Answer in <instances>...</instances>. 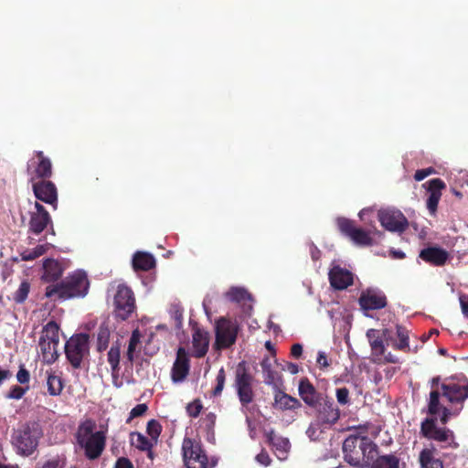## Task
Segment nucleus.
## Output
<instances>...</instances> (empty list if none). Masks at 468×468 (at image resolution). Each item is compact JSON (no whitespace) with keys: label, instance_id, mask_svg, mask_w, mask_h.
Instances as JSON below:
<instances>
[{"label":"nucleus","instance_id":"e2e57ef3","mask_svg":"<svg viewBox=\"0 0 468 468\" xmlns=\"http://www.w3.org/2000/svg\"><path fill=\"white\" fill-rule=\"evenodd\" d=\"M310 254L313 261H318L321 258V250L314 244L310 245Z\"/></svg>","mask_w":468,"mask_h":468},{"label":"nucleus","instance_id":"412c9836","mask_svg":"<svg viewBox=\"0 0 468 468\" xmlns=\"http://www.w3.org/2000/svg\"><path fill=\"white\" fill-rule=\"evenodd\" d=\"M190 359L186 348L180 346L176 351V357L171 369L173 382L179 383L185 380L189 374Z\"/></svg>","mask_w":468,"mask_h":468},{"label":"nucleus","instance_id":"6ab92c4d","mask_svg":"<svg viewBox=\"0 0 468 468\" xmlns=\"http://www.w3.org/2000/svg\"><path fill=\"white\" fill-rule=\"evenodd\" d=\"M440 399L441 393L439 390H431L430 392L428 413L431 416L441 413L440 421L442 425H446L452 416H456L461 412L463 407L453 406V409H449L441 404Z\"/></svg>","mask_w":468,"mask_h":468},{"label":"nucleus","instance_id":"bb28decb","mask_svg":"<svg viewBox=\"0 0 468 468\" xmlns=\"http://www.w3.org/2000/svg\"><path fill=\"white\" fill-rule=\"evenodd\" d=\"M192 345L195 357L201 358L205 356L207 353L209 345L208 333L199 327L194 328L192 335Z\"/></svg>","mask_w":468,"mask_h":468},{"label":"nucleus","instance_id":"13d9d810","mask_svg":"<svg viewBox=\"0 0 468 468\" xmlns=\"http://www.w3.org/2000/svg\"><path fill=\"white\" fill-rule=\"evenodd\" d=\"M39 468H62L58 458L46 461Z\"/></svg>","mask_w":468,"mask_h":468},{"label":"nucleus","instance_id":"a18cd8bd","mask_svg":"<svg viewBox=\"0 0 468 468\" xmlns=\"http://www.w3.org/2000/svg\"><path fill=\"white\" fill-rule=\"evenodd\" d=\"M216 420L217 416L213 412H209L202 419V428L207 431V435L214 436Z\"/></svg>","mask_w":468,"mask_h":468},{"label":"nucleus","instance_id":"f8f14e48","mask_svg":"<svg viewBox=\"0 0 468 468\" xmlns=\"http://www.w3.org/2000/svg\"><path fill=\"white\" fill-rule=\"evenodd\" d=\"M113 303L115 315L122 321L128 319L135 309L133 292L124 284L118 285Z\"/></svg>","mask_w":468,"mask_h":468},{"label":"nucleus","instance_id":"4d7b16f0","mask_svg":"<svg viewBox=\"0 0 468 468\" xmlns=\"http://www.w3.org/2000/svg\"><path fill=\"white\" fill-rule=\"evenodd\" d=\"M114 468H133V463L126 457H120L114 465Z\"/></svg>","mask_w":468,"mask_h":468},{"label":"nucleus","instance_id":"bf43d9fd","mask_svg":"<svg viewBox=\"0 0 468 468\" xmlns=\"http://www.w3.org/2000/svg\"><path fill=\"white\" fill-rule=\"evenodd\" d=\"M316 362L322 368L329 367V362H328L327 356L324 352L320 351L318 353Z\"/></svg>","mask_w":468,"mask_h":468},{"label":"nucleus","instance_id":"c85d7f7f","mask_svg":"<svg viewBox=\"0 0 468 468\" xmlns=\"http://www.w3.org/2000/svg\"><path fill=\"white\" fill-rule=\"evenodd\" d=\"M273 406L280 410H292L302 407L300 400L278 389L274 394Z\"/></svg>","mask_w":468,"mask_h":468},{"label":"nucleus","instance_id":"5701e85b","mask_svg":"<svg viewBox=\"0 0 468 468\" xmlns=\"http://www.w3.org/2000/svg\"><path fill=\"white\" fill-rule=\"evenodd\" d=\"M426 184L428 185L429 192V197L426 201L427 208L431 215H435L439 201L441 197V190L446 187V185L441 178H432Z\"/></svg>","mask_w":468,"mask_h":468},{"label":"nucleus","instance_id":"c9c22d12","mask_svg":"<svg viewBox=\"0 0 468 468\" xmlns=\"http://www.w3.org/2000/svg\"><path fill=\"white\" fill-rule=\"evenodd\" d=\"M224 295L229 302L243 305L252 301L251 294L242 287L232 286Z\"/></svg>","mask_w":468,"mask_h":468},{"label":"nucleus","instance_id":"7c9ffc66","mask_svg":"<svg viewBox=\"0 0 468 468\" xmlns=\"http://www.w3.org/2000/svg\"><path fill=\"white\" fill-rule=\"evenodd\" d=\"M155 264L154 257L148 252L137 251L133 257V268L136 271H148L154 269Z\"/></svg>","mask_w":468,"mask_h":468},{"label":"nucleus","instance_id":"20e7f679","mask_svg":"<svg viewBox=\"0 0 468 468\" xmlns=\"http://www.w3.org/2000/svg\"><path fill=\"white\" fill-rule=\"evenodd\" d=\"M41 436L42 431L37 423L27 422L14 431L12 444L17 454L27 457L37 450Z\"/></svg>","mask_w":468,"mask_h":468},{"label":"nucleus","instance_id":"864d4df0","mask_svg":"<svg viewBox=\"0 0 468 468\" xmlns=\"http://www.w3.org/2000/svg\"><path fill=\"white\" fill-rule=\"evenodd\" d=\"M336 399L341 405H346L349 402V390L346 388H337Z\"/></svg>","mask_w":468,"mask_h":468},{"label":"nucleus","instance_id":"2f4dec72","mask_svg":"<svg viewBox=\"0 0 468 468\" xmlns=\"http://www.w3.org/2000/svg\"><path fill=\"white\" fill-rule=\"evenodd\" d=\"M400 459L393 454H383L374 456L370 463L367 464L368 468H399Z\"/></svg>","mask_w":468,"mask_h":468},{"label":"nucleus","instance_id":"5fc2aeb1","mask_svg":"<svg viewBox=\"0 0 468 468\" xmlns=\"http://www.w3.org/2000/svg\"><path fill=\"white\" fill-rule=\"evenodd\" d=\"M435 172L434 168L429 167L425 169H419L415 172L414 179L416 181H422L424 178Z\"/></svg>","mask_w":468,"mask_h":468},{"label":"nucleus","instance_id":"473e14b6","mask_svg":"<svg viewBox=\"0 0 468 468\" xmlns=\"http://www.w3.org/2000/svg\"><path fill=\"white\" fill-rule=\"evenodd\" d=\"M436 449L424 448L419 455V463L420 468H444L441 459L435 457Z\"/></svg>","mask_w":468,"mask_h":468},{"label":"nucleus","instance_id":"393cba45","mask_svg":"<svg viewBox=\"0 0 468 468\" xmlns=\"http://www.w3.org/2000/svg\"><path fill=\"white\" fill-rule=\"evenodd\" d=\"M419 257L425 262L432 266H443L449 259V253L446 250L431 246L420 250Z\"/></svg>","mask_w":468,"mask_h":468},{"label":"nucleus","instance_id":"9b49d317","mask_svg":"<svg viewBox=\"0 0 468 468\" xmlns=\"http://www.w3.org/2000/svg\"><path fill=\"white\" fill-rule=\"evenodd\" d=\"M27 173L31 182L49 179L53 175L51 160L43 151H34L27 165Z\"/></svg>","mask_w":468,"mask_h":468},{"label":"nucleus","instance_id":"423d86ee","mask_svg":"<svg viewBox=\"0 0 468 468\" xmlns=\"http://www.w3.org/2000/svg\"><path fill=\"white\" fill-rule=\"evenodd\" d=\"M65 355L74 369H80L90 356V335L85 333L74 334L65 344Z\"/></svg>","mask_w":468,"mask_h":468},{"label":"nucleus","instance_id":"c03bdc74","mask_svg":"<svg viewBox=\"0 0 468 468\" xmlns=\"http://www.w3.org/2000/svg\"><path fill=\"white\" fill-rule=\"evenodd\" d=\"M216 382H217V384L212 390V395L214 397H218L221 395L222 390L225 387V382H226V372H225L224 367H221L218 370V375L216 377Z\"/></svg>","mask_w":468,"mask_h":468},{"label":"nucleus","instance_id":"f3484780","mask_svg":"<svg viewBox=\"0 0 468 468\" xmlns=\"http://www.w3.org/2000/svg\"><path fill=\"white\" fill-rule=\"evenodd\" d=\"M378 220L383 228L391 232H403L409 226L408 219L399 210L383 209L378 213Z\"/></svg>","mask_w":468,"mask_h":468},{"label":"nucleus","instance_id":"b1692460","mask_svg":"<svg viewBox=\"0 0 468 468\" xmlns=\"http://www.w3.org/2000/svg\"><path fill=\"white\" fill-rule=\"evenodd\" d=\"M298 390L301 399L311 408L315 407L324 398L323 394L316 390L307 378L300 380Z\"/></svg>","mask_w":468,"mask_h":468},{"label":"nucleus","instance_id":"774afa93","mask_svg":"<svg viewBox=\"0 0 468 468\" xmlns=\"http://www.w3.org/2000/svg\"><path fill=\"white\" fill-rule=\"evenodd\" d=\"M384 356V362L385 363H393V364H396L399 362V359L396 356L392 355L390 352L388 353L387 355H383Z\"/></svg>","mask_w":468,"mask_h":468},{"label":"nucleus","instance_id":"6e6552de","mask_svg":"<svg viewBox=\"0 0 468 468\" xmlns=\"http://www.w3.org/2000/svg\"><path fill=\"white\" fill-rule=\"evenodd\" d=\"M436 422V418H426L422 420L420 424V434L428 440L445 443L442 448H459V443L456 441L454 432L446 427H438Z\"/></svg>","mask_w":468,"mask_h":468},{"label":"nucleus","instance_id":"37998d69","mask_svg":"<svg viewBox=\"0 0 468 468\" xmlns=\"http://www.w3.org/2000/svg\"><path fill=\"white\" fill-rule=\"evenodd\" d=\"M30 292V283L27 281H23L18 289L13 294V300L16 303H23Z\"/></svg>","mask_w":468,"mask_h":468},{"label":"nucleus","instance_id":"3c124183","mask_svg":"<svg viewBox=\"0 0 468 468\" xmlns=\"http://www.w3.org/2000/svg\"><path fill=\"white\" fill-rule=\"evenodd\" d=\"M203 406L200 400L197 399L194 402L190 403L186 407L187 414L192 418H197L202 410Z\"/></svg>","mask_w":468,"mask_h":468},{"label":"nucleus","instance_id":"ea45409f","mask_svg":"<svg viewBox=\"0 0 468 468\" xmlns=\"http://www.w3.org/2000/svg\"><path fill=\"white\" fill-rule=\"evenodd\" d=\"M110 328L105 323L101 324L97 333V350L102 352L108 347L110 341Z\"/></svg>","mask_w":468,"mask_h":468},{"label":"nucleus","instance_id":"1a4fd4ad","mask_svg":"<svg viewBox=\"0 0 468 468\" xmlns=\"http://www.w3.org/2000/svg\"><path fill=\"white\" fill-rule=\"evenodd\" d=\"M182 453L186 468H208V457L199 440L185 437Z\"/></svg>","mask_w":468,"mask_h":468},{"label":"nucleus","instance_id":"4468645a","mask_svg":"<svg viewBox=\"0 0 468 468\" xmlns=\"http://www.w3.org/2000/svg\"><path fill=\"white\" fill-rule=\"evenodd\" d=\"M441 397L455 407H463L465 399H468V381L455 382L444 381L441 384Z\"/></svg>","mask_w":468,"mask_h":468},{"label":"nucleus","instance_id":"ddd939ff","mask_svg":"<svg viewBox=\"0 0 468 468\" xmlns=\"http://www.w3.org/2000/svg\"><path fill=\"white\" fill-rule=\"evenodd\" d=\"M28 214V233L38 236L48 228L53 230L52 218L45 207L38 201H35L34 208Z\"/></svg>","mask_w":468,"mask_h":468},{"label":"nucleus","instance_id":"f257e3e1","mask_svg":"<svg viewBox=\"0 0 468 468\" xmlns=\"http://www.w3.org/2000/svg\"><path fill=\"white\" fill-rule=\"evenodd\" d=\"M369 424L354 429L343 443L345 461L352 466L365 468L378 453V446L367 436Z\"/></svg>","mask_w":468,"mask_h":468},{"label":"nucleus","instance_id":"09e8293b","mask_svg":"<svg viewBox=\"0 0 468 468\" xmlns=\"http://www.w3.org/2000/svg\"><path fill=\"white\" fill-rule=\"evenodd\" d=\"M138 337L133 333L129 340L128 349L126 352V359L132 364L133 362V354L138 344Z\"/></svg>","mask_w":468,"mask_h":468},{"label":"nucleus","instance_id":"49530a36","mask_svg":"<svg viewBox=\"0 0 468 468\" xmlns=\"http://www.w3.org/2000/svg\"><path fill=\"white\" fill-rule=\"evenodd\" d=\"M262 372L265 378V383L270 385L275 380V372L271 369V364L268 358H265L261 363Z\"/></svg>","mask_w":468,"mask_h":468},{"label":"nucleus","instance_id":"58836bf2","mask_svg":"<svg viewBox=\"0 0 468 468\" xmlns=\"http://www.w3.org/2000/svg\"><path fill=\"white\" fill-rule=\"evenodd\" d=\"M48 247L49 245L46 243L37 245L34 249H27L20 253L21 260L25 261H34L44 255L48 250Z\"/></svg>","mask_w":468,"mask_h":468},{"label":"nucleus","instance_id":"0eeeda50","mask_svg":"<svg viewBox=\"0 0 468 468\" xmlns=\"http://www.w3.org/2000/svg\"><path fill=\"white\" fill-rule=\"evenodd\" d=\"M253 382L254 378L246 367V362H239L236 367L233 387L243 408L254 400Z\"/></svg>","mask_w":468,"mask_h":468},{"label":"nucleus","instance_id":"052dcab7","mask_svg":"<svg viewBox=\"0 0 468 468\" xmlns=\"http://www.w3.org/2000/svg\"><path fill=\"white\" fill-rule=\"evenodd\" d=\"M303 354V346L301 344H293L291 347V355L294 358H300Z\"/></svg>","mask_w":468,"mask_h":468},{"label":"nucleus","instance_id":"680f3d73","mask_svg":"<svg viewBox=\"0 0 468 468\" xmlns=\"http://www.w3.org/2000/svg\"><path fill=\"white\" fill-rule=\"evenodd\" d=\"M321 424H318V421L316 423H311L309 428L306 431L307 435L311 439H315L317 437L316 431L320 429Z\"/></svg>","mask_w":468,"mask_h":468},{"label":"nucleus","instance_id":"603ef678","mask_svg":"<svg viewBox=\"0 0 468 468\" xmlns=\"http://www.w3.org/2000/svg\"><path fill=\"white\" fill-rule=\"evenodd\" d=\"M16 379L22 385L29 382L30 374L24 365H20L18 372L16 373Z\"/></svg>","mask_w":468,"mask_h":468},{"label":"nucleus","instance_id":"4c0bfd02","mask_svg":"<svg viewBox=\"0 0 468 468\" xmlns=\"http://www.w3.org/2000/svg\"><path fill=\"white\" fill-rule=\"evenodd\" d=\"M131 445L134 446L139 451L149 450L153 448L155 444L151 441L150 438L145 437L143 433L139 431H132L130 433Z\"/></svg>","mask_w":468,"mask_h":468},{"label":"nucleus","instance_id":"a211bd4d","mask_svg":"<svg viewBox=\"0 0 468 468\" xmlns=\"http://www.w3.org/2000/svg\"><path fill=\"white\" fill-rule=\"evenodd\" d=\"M440 399L441 393L439 390H431L430 392L428 413L431 416L441 413L440 421L442 425H446L452 416H456L461 412L463 407L453 406V409H449L441 404Z\"/></svg>","mask_w":468,"mask_h":468},{"label":"nucleus","instance_id":"de8ad7c7","mask_svg":"<svg viewBox=\"0 0 468 468\" xmlns=\"http://www.w3.org/2000/svg\"><path fill=\"white\" fill-rule=\"evenodd\" d=\"M28 390V387L23 388L17 385H15L10 388L8 393L6 394L7 399H20L23 398V396L26 394V392Z\"/></svg>","mask_w":468,"mask_h":468},{"label":"nucleus","instance_id":"7ed1b4c3","mask_svg":"<svg viewBox=\"0 0 468 468\" xmlns=\"http://www.w3.org/2000/svg\"><path fill=\"white\" fill-rule=\"evenodd\" d=\"M95 428V421L88 419L79 425L76 432L77 442L84 450L85 456L89 460L101 457L106 446L105 432L94 431Z\"/></svg>","mask_w":468,"mask_h":468},{"label":"nucleus","instance_id":"e433bc0d","mask_svg":"<svg viewBox=\"0 0 468 468\" xmlns=\"http://www.w3.org/2000/svg\"><path fill=\"white\" fill-rule=\"evenodd\" d=\"M396 335L398 340H393L391 337H389L393 348L403 352H410V348L409 345V331L406 329V327L398 324L396 326Z\"/></svg>","mask_w":468,"mask_h":468},{"label":"nucleus","instance_id":"69168bd1","mask_svg":"<svg viewBox=\"0 0 468 468\" xmlns=\"http://www.w3.org/2000/svg\"><path fill=\"white\" fill-rule=\"evenodd\" d=\"M460 303H461L462 312H463V315L466 318H468V299H466L464 297H461Z\"/></svg>","mask_w":468,"mask_h":468},{"label":"nucleus","instance_id":"0e129e2a","mask_svg":"<svg viewBox=\"0 0 468 468\" xmlns=\"http://www.w3.org/2000/svg\"><path fill=\"white\" fill-rule=\"evenodd\" d=\"M12 377V373L8 369H3L0 367V386L3 382Z\"/></svg>","mask_w":468,"mask_h":468},{"label":"nucleus","instance_id":"f03ea898","mask_svg":"<svg viewBox=\"0 0 468 468\" xmlns=\"http://www.w3.org/2000/svg\"><path fill=\"white\" fill-rule=\"evenodd\" d=\"M90 280L83 270H76L69 273L60 282L46 288L45 295L48 298L58 296V299L82 298L88 294Z\"/></svg>","mask_w":468,"mask_h":468},{"label":"nucleus","instance_id":"a878e982","mask_svg":"<svg viewBox=\"0 0 468 468\" xmlns=\"http://www.w3.org/2000/svg\"><path fill=\"white\" fill-rule=\"evenodd\" d=\"M328 276L331 286L336 290H345L353 284L352 272L340 266L333 267Z\"/></svg>","mask_w":468,"mask_h":468},{"label":"nucleus","instance_id":"6e6d98bb","mask_svg":"<svg viewBox=\"0 0 468 468\" xmlns=\"http://www.w3.org/2000/svg\"><path fill=\"white\" fill-rule=\"evenodd\" d=\"M256 461L264 466H268L271 463V459L268 452L262 450L259 454L256 455Z\"/></svg>","mask_w":468,"mask_h":468},{"label":"nucleus","instance_id":"9d476101","mask_svg":"<svg viewBox=\"0 0 468 468\" xmlns=\"http://www.w3.org/2000/svg\"><path fill=\"white\" fill-rule=\"evenodd\" d=\"M239 325L226 317L218 318L215 323L214 349L220 351L231 347L237 340Z\"/></svg>","mask_w":468,"mask_h":468},{"label":"nucleus","instance_id":"72a5a7b5","mask_svg":"<svg viewBox=\"0 0 468 468\" xmlns=\"http://www.w3.org/2000/svg\"><path fill=\"white\" fill-rule=\"evenodd\" d=\"M44 279L47 282H56L62 276L63 268L61 264L54 259H47L43 264Z\"/></svg>","mask_w":468,"mask_h":468},{"label":"nucleus","instance_id":"79ce46f5","mask_svg":"<svg viewBox=\"0 0 468 468\" xmlns=\"http://www.w3.org/2000/svg\"><path fill=\"white\" fill-rule=\"evenodd\" d=\"M146 432L151 441L156 445L158 438L162 432V426L160 422L154 419L150 420L146 425Z\"/></svg>","mask_w":468,"mask_h":468},{"label":"nucleus","instance_id":"c756f323","mask_svg":"<svg viewBox=\"0 0 468 468\" xmlns=\"http://www.w3.org/2000/svg\"><path fill=\"white\" fill-rule=\"evenodd\" d=\"M107 361L111 366L112 377L113 383L116 387H119L115 381L120 376V361H121V345L116 342L112 344L107 354Z\"/></svg>","mask_w":468,"mask_h":468},{"label":"nucleus","instance_id":"338daca9","mask_svg":"<svg viewBox=\"0 0 468 468\" xmlns=\"http://www.w3.org/2000/svg\"><path fill=\"white\" fill-rule=\"evenodd\" d=\"M441 378L440 377H434L431 380V390H439L440 393H441V387L439 388Z\"/></svg>","mask_w":468,"mask_h":468},{"label":"nucleus","instance_id":"39448f33","mask_svg":"<svg viewBox=\"0 0 468 468\" xmlns=\"http://www.w3.org/2000/svg\"><path fill=\"white\" fill-rule=\"evenodd\" d=\"M59 326L55 321H49L41 330L38 339V346L43 362L51 365L59 356Z\"/></svg>","mask_w":468,"mask_h":468},{"label":"nucleus","instance_id":"cd10ccee","mask_svg":"<svg viewBox=\"0 0 468 468\" xmlns=\"http://www.w3.org/2000/svg\"><path fill=\"white\" fill-rule=\"evenodd\" d=\"M388 333L389 331L388 329L383 330L381 335L376 329L367 330V337L368 338L373 356H381L384 355L386 350L384 339L388 341Z\"/></svg>","mask_w":468,"mask_h":468},{"label":"nucleus","instance_id":"2eb2a0df","mask_svg":"<svg viewBox=\"0 0 468 468\" xmlns=\"http://www.w3.org/2000/svg\"><path fill=\"white\" fill-rule=\"evenodd\" d=\"M314 409L316 410V421L321 427H331L340 418V410L332 399L324 397Z\"/></svg>","mask_w":468,"mask_h":468},{"label":"nucleus","instance_id":"8fccbe9b","mask_svg":"<svg viewBox=\"0 0 468 468\" xmlns=\"http://www.w3.org/2000/svg\"><path fill=\"white\" fill-rule=\"evenodd\" d=\"M148 410V407L146 404L144 403H142V404H138L136 405L134 408L132 409V410L130 411V416L129 418L127 419L126 420V423H130V421L134 419V418H137V417H141L143 416Z\"/></svg>","mask_w":468,"mask_h":468},{"label":"nucleus","instance_id":"f704fd0d","mask_svg":"<svg viewBox=\"0 0 468 468\" xmlns=\"http://www.w3.org/2000/svg\"><path fill=\"white\" fill-rule=\"evenodd\" d=\"M265 437L268 444L272 446L280 453L286 454L289 452L291 448L289 439L276 435L273 430L266 431Z\"/></svg>","mask_w":468,"mask_h":468},{"label":"nucleus","instance_id":"aec40b11","mask_svg":"<svg viewBox=\"0 0 468 468\" xmlns=\"http://www.w3.org/2000/svg\"><path fill=\"white\" fill-rule=\"evenodd\" d=\"M32 190L37 200L51 205L54 209H57L58 189L53 182L48 179L32 182Z\"/></svg>","mask_w":468,"mask_h":468},{"label":"nucleus","instance_id":"dca6fc26","mask_svg":"<svg viewBox=\"0 0 468 468\" xmlns=\"http://www.w3.org/2000/svg\"><path fill=\"white\" fill-rule=\"evenodd\" d=\"M336 224L340 232L349 237L356 245L371 246L373 244V239L369 236V233L362 229L356 228L353 220L346 218H338Z\"/></svg>","mask_w":468,"mask_h":468},{"label":"nucleus","instance_id":"a19ab883","mask_svg":"<svg viewBox=\"0 0 468 468\" xmlns=\"http://www.w3.org/2000/svg\"><path fill=\"white\" fill-rule=\"evenodd\" d=\"M47 386L50 396H58L63 389V383L61 378L54 373L48 374L47 378Z\"/></svg>","mask_w":468,"mask_h":468},{"label":"nucleus","instance_id":"4be33fe9","mask_svg":"<svg viewBox=\"0 0 468 468\" xmlns=\"http://www.w3.org/2000/svg\"><path fill=\"white\" fill-rule=\"evenodd\" d=\"M359 305L364 311L379 310L387 306L386 295L375 290L363 292L358 299Z\"/></svg>","mask_w":468,"mask_h":468}]
</instances>
